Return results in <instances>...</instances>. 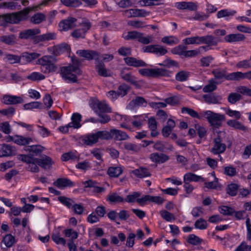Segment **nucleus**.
<instances>
[{"label": "nucleus", "instance_id": "1", "mask_svg": "<svg viewBox=\"0 0 251 251\" xmlns=\"http://www.w3.org/2000/svg\"><path fill=\"white\" fill-rule=\"evenodd\" d=\"M81 70L76 65H69L60 68V75L65 81L68 82H77V75L81 74Z\"/></svg>", "mask_w": 251, "mask_h": 251}, {"label": "nucleus", "instance_id": "2", "mask_svg": "<svg viewBox=\"0 0 251 251\" xmlns=\"http://www.w3.org/2000/svg\"><path fill=\"white\" fill-rule=\"evenodd\" d=\"M56 59L51 55H45L39 58L37 64L41 65V71L44 74L54 72L57 70Z\"/></svg>", "mask_w": 251, "mask_h": 251}, {"label": "nucleus", "instance_id": "3", "mask_svg": "<svg viewBox=\"0 0 251 251\" xmlns=\"http://www.w3.org/2000/svg\"><path fill=\"white\" fill-rule=\"evenodd\" d=\"M202 116L207 120L212 126L216 128H219L226 120L224 115L210 110L202 111Z\"/></svg>", "mask_w": 251, "mask_h": 251}, {"label": "nucleus", "instance_id": "4", "mask_svg": "<svg viewBox=\"0 0 251 251\" xmlns=\"http://www.w3.org/2000/svg\"><path fill=\"white\" fill-rule=\"evenodd\" d=\"M30 9L26 8L23 10L20 11L17 13H12L6 14L3 16L4 21L10 24H18L21 21L25 20L26 18V16Z\"/></svg>", "mask_w": 251, "mask_h": 251}, {"label": "nucleus", "instance_id": "5", "mask_svg": "<svg viewBox=\"0 0 251 251\" xmlns=\"http://www.w3.org/2000/svg\"><path fill=\"white\" fill-rule=\"evenodd\" d=\"M79 25L82 27L76 29L71 33V36L75 39L84 38L91 26V24L87 19L84 20Z\"/></svg>", "mask_w": 251, "mask_h": 251}, {"label": "nucleus", "instance_id": "6", "mask_svg": "<svg viewBox=\"0 0 251 251\" xmlns=\"http://www.w3.org/2000/svg\"><path fill=\"white\" fill-rule=\"evenodd\" d=\"M226 148V145L223 142L222 138L218 135L213 139V145L210 152L215 155L220 154L225 151Z\"/></svg>", "mask_w": 251, "mask_h": 251}, {"label": "nucleus", "instance_id": "7", "mask_svg": "<svg viewBox=\"0 0 251 251\" xmlns=\"http://www.w3.org/2000/svg\"><path fill=\"white\" fill-rule=\"evenodd\" d=\"M18 159L28 164V169L31 172H38L39 169L37 166V163L36 161L37 158L31 157L28 155L20 154L18 155Z\"/></svg>", "mask_w": 251, "mask_h": 251}, {"label": "nucleus", "instance_id": "8", "mask_svg": "<svg viewBox=\"0 0 251 251\" xmlns=\"http://www.w3.org/2000/svg\"><path fill=\"white\" fill-rule=\"evenodd\" d=\"M76 53L80 57L87 60H98L100 53L96 50H80L76 51Z\"/></svg>", "mask_w": 251, "mask_h": 251}, {"label": "nucleus", "instance_id": "9", "mask_svg": "<svg viewBox=\"0 0 251 251\" xmlns=\"http://www.w3.org/2000/svg\"><path fill=\"white\" fill-rule=\"evenodd\" d=\"M77 19L74 17H68L59 23L58 26L61 31H66L76 26Z\"/></svg>", "mask_w": 251, "mask_h": 251}, {"label": "nucleus", "instance_id": "10", "mask_svg": "<svg viewBox=\"0 0 251 251\" xmlns=\"http://www.w3.org/2000/svg\"><path fill=\"white\" fill-rule=\"evenodd\" d=\"M142 50L144 52L153 53L159 55H163L168 52L165 48L158 45H151L144 47Z\"/></svg>", "mask_w": 251, "mask_h": 251}, {"label": "nucleus", "instance_id": "11", "mask_svg": "<svg viewBox=\"0 0 251 251\" xmlns=\"http://www.w3.org/2000/svg\"><path fill=\"white\" fill-rule=\"evenodd\" d=\"M128 69L124 68L120 72V75L124 80L133 85L136 88H139L141 87L139 82H138L131 73L127 72Z\"/></svg>", "mask_w": 251, "mask_h": 251}, {"label": "nucleus", "instance_id": "12", "mask_svg": "<svg viewBox=\"0 0 251 251\" xmlns=\"http://www.w3.org/2000/svg\"><path fill=\"white\" fill-rule=\"evenodd\" d=\"M128 17H145L149 15L150 12L144 9H130L124 12Z\"/></svg>", "mask_w": 251, "mask_h": 251}, {"label": "nucleus", "instance_id": "13", "mask_svg": "<svg viewBox=\"0 0 251 251\" xmlns=\"http://www.w3.org/2000/svg\"><path fill=\"white\" fill-rule=\"evenodd\" d=\"M40 33L39 28L28 29L20 32L19 38L22 39H35V36Z\"/></svg>", "mask_w": 251, "mask_h": 251}, {"label": "nucleus", "instance_id": "14", "mask_svg": "<svg viewBox=\"0 0 251 251\" xmlns=\"http://www.w3.org/2000/svg\"><path fill=\"white\" fill-rule=\"evenodd\" d=\"M35 160L38 165L44 169H50L53 163L51 158L46 155L42 156L40 158H37Z\"/></svg>", "mask_w": 251, "mask_h": 251}, {"label": "nucleus", "instance_id": "15", "mask_svg": "<svg viewBox=\"0 0 251 251\" xmlns=\"http://www.w3.org/2000/svg\"><path fill=\"white\" fill-rule=\"evenodd\" d=\"M175 6L180 10L187 9L190 11H196L198 9L197 3L193 2H178L175 3Z\"/></svg>", "mask_w": 251, "mask_h": 251}, {"label": "nucleus", "instance_id": "16", "mask_svg": "<svg viewBox=\"0 0 251 251\" xmlns=\"http://www.w3.org/2000/svg\"><path fill=\"white\" fill-rule=\"evenodd\" d=\"M53 184L60 189H63L68 187H72L75 185L73 181L66 178H58L53 182Z\"/></svg>", "mask_w": 251, "mask_h": 251}, {"label": "nucleus", "instance_id": "17", "mask_svg": "<svg viewBox=\"0 0 251 251\" xmlns=\"http://www.w3.org/2000/svg\"><path fill=\"white\" fill-rule=\"evenodd\" d=\"M126 65L134 67H145L147 64L142 60L133 57H127L124 59Z\"/></svg>", "mask_w": 251, "mask_h": 251}, {"label": "nucleus", "instance_id": "18", "mask_svg": "<svg viewBox=\"0 0 251 251\" xmlns=\"http://www.w3.org/2000/svg\"><path fill=\"white\" fill-rule=\"evenodd\" d=\"M150 158L153 162L161 164L168 161L169 157L164 153L155 152L151 153Z\"/></svg>", "mask_w": 251, "mask_h": 251}, {"label": "nucleus", "instance_id": "19", "mask_svg": "<svg viewBox=\"0 0 251 251\" xmlns=\"http://www.w3.org/2000/svg\"><path fill=\"white\" fill-rule=\"evenodd\" d=\"M15 151V148L12 146L5 144H0V157L12 155Z\"/></svg>", "mask_w": 251, "mask_h": 251}, {"label": "nucleus", "instance_id": "20", "mask_svg": "<svg viewBox=\"0 0 251 251\" xmlns=\"http://www.w3.org/2000/svg\"><path fill=\"white\" fill-rule=\"evenodd\" d=\"M171 73L164 68H156L151 69V77L158 78L160 77H169Z\"/></svg>", "mask_w": 251, "mask_h": 251}, {"label": "nucleus", "instance_id": "21", "mask_svg": "<svg viewBox=\"0 0 251 251\" xmlns=\"http://www.w3.org/2000/svg\"><path fill=\"white\" fill-rule=\"evenodd\" d=\"M3 100L5 104H16L24 102L22 98L16 96L5 95L3 97Z\"/></svg>", "mask_w": 251, "mask_h": 251}, {"label": "nucleus", "instance_id": "22", "mask_svg": "<svg viewBox=\"0 0 251 251\" xmlns=\"http://www.w3.org/2000/svg\"><path fill=\"white\" fill-rule=\"evenodd\" d=\"M204 101L209 104H219L221 103L222 97L213 94H206L202 96Z\"/></svg>", "mask_w": 251, "mask_h": 251}, {"label": "nucleus", "instance_id": "23", "mask_svg": "<svg viewBox=\"0 0 251 251\" xmlns=\"http://www.w3.org/2000/svg\"><path fill=\"white\" fill-rule=\"evenodd\" d=\"M111 135L112 138L116 141L126 140L129 138L125 132L116 129H111Z\"/></svg>", "mask_w": 251, "mask_h": 251}, {"label": "nucleus", "instance_id": "24", "mask_svg": "<svg viewBox=\"0 0 251 251\" xmlns=\"http://www.w3.org/2000/svg\"><path fill=\"white\" fill-rule=\"evenodd\" d=\"M188 183L191 182H203L205 181L204 178L200 176H198L192 173H187L183 176V181Z\"/></svg>", "mask_w": 251, "mask_h": 251}, {"label": "nucleus", "instance_id": "25", "mask_svg": "<svg viewBox=\"0 0 251 251\" xmlns=\"http://www.w3.org/2000/svg\"><path fill=\"white\" fill-rule=\"evenodd\" d=\"M82 140L83 143L87 146H92L98 142L96 132L85 135Z\"/></svg>", "mask_w": 251, "mask_h": 251}, {"label": "nucleus", "instance_id": "26", "mask_svg": "<svg viewBox=\"0 0 251 251\" xmlns=\"http://www.w3.org/2000/svg\"><path fill=\"white\" fill-rule=\"evenodd\" d=\"M148 124L149 129L151 130V136L153 137L157 136L159 132L157 131V123L155 119L153 117L150 118L148 119Z\"/></svg>", "mask_w": 251, "mask_h": 251}, {"label": "nucleus", "instance_id": "27", "mask_svg": "<svg viewBox=\"0 0 251 251\" xmlns=\"http://www.w3.org/2000/svg\"><path fill=\"white\" fill-rule=\"evenodd\" d=\"M131 173L139 178H143L151 176L149 170L147 168L143 167H140L138 169L132 170Z\"/></svg>", "mask_w": 251, "mask_h": 251}, {"label": "nucleus", "instance_id": "28", "mask_svg": "<svg viewBox=\"0 0 251 251\" xmlns=\"http://www.w3.org/2000/svg\"><path fill=\"white\" fill-rule=\"evenodd\" d=\"M56 38V34L53 32H48L35 37L34 42L37 43L40 42L54 40Z\"/></svg>", "mask_w": 251, "mask_h": 251}, {"label": "nucleus", "instance_id": "29", "mask_svg": "<svg viewBox=\"0 0 251 251\" xmlns=\"http://www.w3.org/2000/svg\"><path fill=\"white\" fill-rule=\"evenodd\" d=\"M176 124L173 120L171 119L168 120L167 125L163 127L162 130V134L163 136L167 137H168L173 128L175 127Z\"/></svg>", "mask_w": 251, "mask_h": 251}, {"label": "nucleus", "instance_id": "30", "mask_svg": "<svg viewBox=\"0 0 251 251\" xmlns=\"http://www.w3.org/2000/svg\"><path fill=\"white\" fill-rule=\"evenodd\" d=\"M95 110H98V112L100 113H110L111 112V108L108 105L103 102L97 101L94 105Z\"/></svg>", "mask_w": 251, "mask_h": 251}, {"label": "nucleus", "instance_id": "31", "mask_svg": "<svg viewBox=\"0 0 251 251\" xmlns=\"http://www.w3.org/2000/svg\"><path fill=\"white\" fill-rule=\"evenodd\" d=\"M244 35L240 33L230 34L225 36V39L227 42H235L244 40Z\"/></svg>", "mask_w": 251, "mask_h": 251}, {"label": "nucleus", "instance_id": "32", "mask_svg": "<svg viewBox=\"0 0 251 251\" xmlns=\"http://www.w3.org/2000/svg\"><path fill=\"white\" fill-rule=\"evenodd\" d=\"M218 40L217 38L211 35L201 36V44L208 46H216Z\"/></svg>", "mask_w": 251, "mask_h": 251}, {"label": "nucleus", "instance_id": "33", "mask_svg": "<svg viewBox=\"0 0 251 251\" xmlns=\"http://www.w3.org/2000/svg\"><path fill=\"white\" fill-rule=\"evenodd\" d=\"M70 49V47L68 45L62 44L58 46H54L52 48V53L54 55L57 56L65 51H68Z\"/></svg>", "mask_w": 251, "mask_h": 251}, {"label": "nucleus", "instance_id": "34", "mask_svg": "<svg viewBox=\"0 0 251 251\" xmlns=\"http://www.w3.org/2000/svg\"><path fill=\"white\" fill-rule=\"evenodd\" d=\"M81 116L79 113H74L72 116V122L69 123V126L78 128L81 126L80 122L81 121Z\"/></svg>", "mask_w": 251, "mask_h": 251}, {"label": "nucleus", "instance_id": "35", "mask_svg": "<svg viewBox=\"0 0 251 251\" xmlns=\"http://www.w3.org/2000/svg\"><path fill=\"white\" fill-rule=\"evenodd\" d=\"M181 111L182 113H187L193 118H197L198 119H201L203 118V116H202V111L199 114L197 111L191 108L186 107H182Z\"/></svg>", "mask_w": 251, "mask_h": 251}, {"label": "nucleus", "instance_id": "36", "mask_svg": "<svg viewBox=\"0 0 251 251\" xmlns=\"http://www.w3.org/2000/svg\"><path fill=\"white\" fill-rule=\"evenodd\" d=\"M123 169L120 166L110 167L107 170V174L110 177H117L123 173Z\"/></svg>", "mask_w": 251, "mask_h": 251}, {"label": "nucleus", "instance_id": "37", "mask_svg": "<svg viewBox=\"0 0 251 251\" xmlns=\"http://www.w3.org/2000/svg\"><path fill=\"white\" fill-rule=\"evenodd\" d=\"M242 95L238 92H231L229 94L227 100V101L231 104H234L242 99Z\"/></svg>", "mask_w": 251, "mask_h": 251}, {"label": "nucleus", "instance_id": "38", "mask_svg": "<svg viewBox=\"0 0 251 251\" xmlns=\"http://www.w3.org/2000/svg\"><path fill=\"white\" fill-rule=\"evenodd\" d=\"M96 68L99 75L103 77L110 76L103 62L98 61L96 64Z\"/></svg>", "mask_w": 251, "mask_h": 251}, {"label": "nucleus", "instance_id": "39", "mask_svg": "<svg viewBox=\"0 0 251 251\" xmlns=\"http://www.w3.org/2000/svg\"><path fill=\"white\" fill-rule=\"evenodd\" d=\"M14 142L18 145L25 146L32 142L33 139L30 137H25L23 136H17L16 139L14 140Z\"/></svg>", "mask_w": 251, "mask_h": 251}, {"label": "nucleus", "instance_id": "40", "mask_svg": "<svg viewBox=\"0 0 251 251\" xmlns=\"http://www.w3.org/2000/svg\"><path fill=\"white\" fill-rule=\"evenodd\" d=\"M45 149L43 146L39 145L28 146L25 148V151L29 152H32L35 155H38L42 152Z\"/></svg>", "mask_w": 251, "mask_h": 251}, {"label": "nucleus", "instance_id": "41", "mask_svg": "<svg viewBox=\"0 0 251 251\" xmlns=\"http://www.w3.org/2000/svg\"><path fill=\"white\" fill-rule=\"evenodd\" d=\"M227 125L242 131H246L247 127L244 126L240 122L234 120H229L227 121Z\"/></svg>", "mask_w": 251, "mask_h": 251}, {"label": "nucleus", "instance_id": "42", "mask_svg": "<svg viewBox=\"0 0 251 251\" xmlns=\"http://www.w3.org/2000/svg\"><path fill=\"white\" fill-rule=\"evenodd\" d=\"M40 56V54L36 52L28 53L25 52L22 54L21 57L27 62H30L33 60L38 58Z\"/></svg>", "mask_w": 251, "mask_h": 251}, {"label": "nucleus", "instance_id": "43", "mask_svg": "<svg viewBox=\"0 0 251 251\" xmlns=\"http://www.w3.org/2000/svg\"><path fill=\"white\" fill-rule=\"evenodd\" d=\"M46 19V17L45 14L42 13H37L31 17L30 22L34 24H39L45 21Z\"/></svg>", "mask_w": 251, "mask_h": 251}, {"label": "nucleus", "instance_id": "44", "mask_svg": "<svg viewBox=\"0 0 251 251\" xmlns=\"http://www.w3.org/2000/svg\"><path fill=\"white\" fill-rule=\"evenodd\" d=\"M161 42L169 45H174L178 44L179 42L178 39L174 36H167L161 39Z\"/></svg>", "mask_w": 251, "mask_h": 251}, {"label": "nucleus", "instance_id": "45", "mask_svg": "<svg viewBox=\"0 0 251 251\" xmlns=\"http://www.w3.org/2000/svg\"><path fill=\"white\" fill-rule=\"evenodd\" d=\"M98 139L108 140L112 139L111 135V129L108 131L107 130L99 131L96 132Z\"/></svg>", "mask_w": 251, "mask_h": 251}, {"label": "nucleus", "instance_id": "46", "mask_svg": "<svg viewBox=\"0 0 251 251\" xmlns=\"http://www.w3.org/2000/svg\"><path fill=\"white\" fill-rule=\"evenodd\" d=\"M212 74L216 79H226L227 76L226 71L225 69L218 68L214 69L212 72Z\"/></svg>", "mask_w": 251, "mask_h": 251}, {"label": "nucleus", "instance_id": "47", "mask_svg": "<svg viewBox=\"0 0 251 251\" xmlns=\"http://www.w3.org/2000/svg\"><path fill=\"white\" fill-rule=\"evenodd\" d=\"M144 6H154L164 4V0H142L140 1Z\"/></svg>", "mask_w": 251, "mask_h": 251}, {"label": "nucleus", "instance_id": "48", "mask_svg": "<svg viewBox=\"0 0 251 251\" xmlns=\"http://www.w3.org/2000/svg\"><path fill=\"white\" fill-rule=\"evenodd\" d=\"M51 239L57 244H61L63 246L66 245V240L63 238L60 237V233L58 231H55L52 233Z\"/></svg>", "mask_w": 251, "mask_h": 251}, {"label": "nucleus", "instance_id": "49", "mask_svg": "<svg viewBox=\"0 0 251 251\" xmlns=\"http://www.w3.org/2000/svg\"><path fill=\"white\" fill-rule=\"evenodd\" d=\"M2 242L7 248H10L15 243V239L11 234H7L4 237Z\"/></svg>", "mask_w": 251, "mask_h": 251}, {"label": "nucleus", "instance_id": "50", "mask_svg": "<svg viewBox=\"0 0 251 251\" xmlns=\"http://www.w3.org/2000/svg\"><path fill=\"white\" fill-rule=\"evenodd\" d=\"M0 41L9 45H13L16 43V39L14 35L2 36L0 37Z\"/></svg>", "mask_w": 251, "mask_h": 251}, {"label": "nucleus", "instance_id": "51", "mask_svg": "<svg viewBox=\"0 0 251 251\" xmlns=\"http://www.w3.org/2000/svg\"><path fill=\"white\" fill-rule=\"evenodd\" d=\"M130 87L126 83H122L119 86L117 91L119 96L124 97L126 96L130 90Z\"/></svg>", "mask_w": 251, "mask_h": 251}, {"label": "nucleus", "instance_id": "52", "mask_svg": "<svg viewBox=\"0 0 251 251\" xmlns=\"http://www.w3.org/2000/svg\"><path fill=\"white\" fill-rule=\"evenodd\" d=\"M243 73L240 72H233L227 74L226 79L228 80H240L243 79Z\"/></svg>", "mask_w": 251, "mask_h": 251}, {"label": "nucleus", "instance_id": "53", "mask_svg": "<svg viewBox=\"0 0 251 251\" xmlns=\"http://www.w3.org/2000/svg\"><path fill=\"white\" fill-rule=\"evenodd\" d=\"M106 200L111 203L120 202L124 201V198L119 196L116 193L109 194L107 196Z\"/></svg>", "mask_w": 251, "mask_h": 251}, {"label": "nucleus", "instance_id": "54", "mask_svg": "<svg viewBox=\"0 0 251 251\" xmlns=\"http://www.w3.org/2000/svg\"><path fill=\"white\" fill-rule=\"evenodd\" d=\"M58 200L62 204L65 205L69 208H72L75 203L74 201L72 199L67 198L65 196H60L58 198Z\"/></svg>", "mask_w": 251, "mask_h": 251}, {"label": "nucleus", "instance_id": "55", "mask_svg": "<svg viewBox=\"0 0 251 251\" xmlns=\"http://www.w3.org/2000/svg\"><path fill=\"white\" fill-rule=\"evenodd\" d=\"M125 150L134 152L139 151L141 149V145H137L131 143H126L124 144Z\"/></svg>", "mask_w": 251, "mask_h": 251}, {"label": "nucleus", "instance_id": "56", "mask_svg": "<svg viewBox=\"0 0 251 251\" xmlns=\"http://www.w3.org/2000/svg\"><path fill=\"white\" fill-rule=\"evenodd\" d=\"M95 112L97 113L99 117L98 119L100 123L102 124H105L110 121L111 118L110 116L105 114V113L98 112V110H95Z\"/></svg>", "mask_w": 251, "mask_h": 251}, {"label": "nucleus", "instance_id": "57", "mask_svg": "<svg viewBox=\"0 0 251 251\" xmlns=\"http://www.w3.org/2000/svg\"><path fill=\"white\" fill-rule=\"evenodd\" d=\"M217 83L213 79L209 81V83L203 88V91L205 93L213 92L217 89Z\"/></svg>", "mask_w": 251, "mask_h": 251}, {"label": "nucleus", "instance_id": "58", "mask_svg": "<svg viewBox=\"0 0 251 251\" xmlns=\"http://www.w3.org/2000/svg\"><path fill=\"white\" fill-rule=\"evenodd\" d=\"M189 76V73L185 71H181L178 72L175 76L176 79L179 81H184L188 79Z\"/></svg>", "mask_w": 251, "mask_h": 251}, {"label": "nucleus", "instance_id": "59", "mask_svg": "<svg viewBox=\"0 0 251 251\" xmlns=\"http://www.w3.org/2000/svg\"><path fill=\"white\" fill-rule=\"evenodd\" d=\"M60 1L63 4L68 7H76L82 4L79 0H60Z\"/></svg>", "mask_w": 251, "mask_h": 251}, {"label": "nucleus", "instance_id": "60", "mask_svg": "<svg viewBox=\"0 0 251 251\" xmlns=\"http://www.w3.org/2000/svg\"><path fill=\"white\" fill-rule=\"evenodd\" d=\"M194 226L196 228L203 230L207 227L208 224L206 220L200 218L195 222Z\"/></svg>", "mask_w": 251, "mask_h": 251}, {"label": "nucleus", "instance_id": "61", "mask_svg": "<svg viewBox=\"0 0 251 251\" xmlns=\"http://www.w3.org/2000/svg\"><path fill=\"white\" fill-rule=\"evenodd\" d=\"M160 214L161 217L167 222H170L172 220H176V217L174 214L168 212L167 210L160 211Z\"/></svg>", "mask_w": 251, "mask_h": 251}, {"label": "nucleus", "instance_id": "62", "mask_svg": "<svg viewBox=\"0 0 251 251\" xmlns=\"http://www.w3.org/2000/svg\"><path fill=\"white\" fill-rule=\"evenodd\" d=\"M239 186L235 183H231L228 185L226 193L231 196H235L237 193Z\"/></svg>", "mask_w": 251, "mask_h": 251}, {"label": "nucleus", "instance_id": "63", "mask_svg": "<svg viewBox=\"0 0 251 251\" xmlns=\"http://www.w3.org/2000/svg\"><path fill=\"white\" fill-rule=\"evenodd\" d=\"M146 103V101L144 98L141 97H136L135 99L132 100L129 103L128 106H140L143 104V103Z\"/></svg>", "mask_w": 251, "mask_h": 251}, {"label": "nucleus", "instance_id": "64", "mask_svg": "<svg viewBox=\"0 0 251 251\" xmlns=\"http://www.w3.org/2000/svg\"><path fill=\"white\" fill-rule=\"evenodd\" d=\"M236 92L239 93L241 95L242 94L251 97V89L246 86H240L237 87L236 88Z\"/></svg>", "mask_w": 251, "mask_h": 251}]
</instances>
